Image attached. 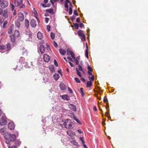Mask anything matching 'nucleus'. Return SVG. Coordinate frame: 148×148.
I'll return each instance as SVG.
<instances>
[{
    "label": "nucleus",
    "instance_id": "nucleus-1",
    "mask_svg": "<svg viewBox=\"0 0 148 148\" xmlns=\"http://www.w3.org/2000/svg\"><path fill=\"white\" fill-rule=\"evenodd\" d=\"M8 3L7 1L4 0H0V6L2 8H5L8 6Z\"/></svg>",
    "mask_w": 148,
    "mask_h": 148
},
{
    "label": "nucleus",
    "instance_id": "nucleus-2",
    "mask_svg": "<svg viewBox=\"0 0 148 148\" xmlns=\"http://www.w3.org/2000/svg\"><path fill=\"white\" fill-rule=\"evenodd\" d=\"M16 137L15 135L14 134H10L9 140L6 141L5 142L7 144H9L10 141L13 142L16 139Z\"/></svg>",
    "mask_w": 148,
    "mask_h": 148
},
{
    "label": "nucleus",
    "instance_id": "nucleus-3",
    "mask_svg": "<svg viewBox=\"0 0 148 148\" xmlns=\"http://www.w3.org/2000/svg\"><path fill=\"white\" fill-rule=\"evenodd\" d=\"M77 34L79 36L81 37V39L82 41L85 40L86 36L84 34V32L82 30H79L77 32Z\"/></svg>",
    "mask_w": 148,
    "mask_h": 148
},
{
    "label": "nucleus",
    "instance_id": "nucleus-4",
    "mask_svg": "<svg viewBox=\"0 0 148 148\" xmlns=\"http://www.w3.org/2000/svg\"><path fill=\"white\" fill-rule=\"evenodd\" d=\"M63 124L65 127L67 129L70 128L72 126L70 120L68 119Z\"/></svg>",
    "mask_w": 148,
    "mask_h": 148
},
{
    "label": "nucleus",
    "instance_id": "nucleus-5",
    "mask_svg": "<svg viewBox=\"0 0 148 148\" xmlns=\"http://www.w3.org/2000/svg\"><path fill=\"white\" fill-rule=\"evenodd\" d=\"M76 69L77 75L79 76L80 77H82V76L81 75V74L79 71H82L83 73H84V72L83 71L82 67L80 65H79L78 66V68H76Z\"/></svg>",
    "mask_w": 148,
    "mask_h": 148
},
{
    "label": "nucleus",
    "instance_id": "nucleus-6",
    "mask_svg": "<svg viewBox=\"0 0 148 148\" xmlns=\"http://www.w3.org/2000/svg\"><path fill=\"white\" fill-rule=\"evenodd\" d=\"M7 123V121L5 116H2L1 118L0 119V124L1 125H5Z\"/></svg>",
    "mask_w": 148,
    "mask_h": 148
},
{
    "label": "nucleus",
    "instance_id": "nucleus-7",
    "mask_svg": "<svg viewBox=\"0 0 148 148\" xmlns=\"http://www.w3.org/2000/svg\"><path fill=\"white\" fill-rule=\"evenodd\" d=\"M5 18H7L8 16L9 12L7 9H5L3 11L1 14Z\"/></svg>",
    "mask_w": 148,
    "mask_h": 148
},
{
    "label": "nucleus",
    "instance_id": "nucleus-8",
    "mask_svg": "<svg viewBox=\"0 0 148 148\" xmlns=\"http://www.w3.org/2000/svg\"><path fill=\"white\" fill-rule=\"evenodd\" d=\"M15 125L14 123L13 122H9L8 125V128L11 130H13L15 128Z\"/></svg>",
    "mask_w": 148,
    "mask_h": 148
},
{
    "label": "nucleus",
    "instance_id": "nucleus-9",
    "mask_svg": "<svg viewBox=\"0 0 148 148\" xmlns=\"http://www.w3.org/2000/svg\"><path fill=\"white\" fill-rule=\"evenodd\" d=\"M24 19V15L21 12H19L18 13V19L17 20L21 22L23 21Z\"/></svg>",
    "mask_w": 148,
    "mask_h": 148
},
{
    "label": "nucleus",
    "instance_id": "nucleus-10",
    "mask_svg": "<svg viewBox=\"0 0 148 148\" xmlns=\"http://www.w3.org/2000/svg\"><path fill=\"white\" fill-rule=\"evenodd\" d=\"M43 60L44 61L48 62L50 60V57L47 54H45L43 56Z\"/></svg>",
    "mask_w": 148,
    "mask_h": 148
},
{
    "label": "nucleus",
    "instance_id": "nucleus-11",
    "mask_svg": "<svg viewBox=\"0 0 148 148\" xmlns=\"http://www.w3.org/2000/svg\"><path fill=\"white\" fill-rule=\"evenodd\" d=\"M23 2L22 0H15L14 4L16 6L18 7Z\"/></svg>",
    "mask_w": 148,
    "mask_h": 148
},
{
    "label": "nucleus",
    "instance_id": "nucleus-12",
    "mask_svg": "<svg viewBox=\"0 0 148 148\" xmlns=\"http://www.w3.org/2000/svg\"><path fill=\"white\" fill-rule=\"evenodd\" d=\"M10 134L8 132H5L4 134V137L7 140H9V137H10Z\"/></svg>",
    "mask_w": 148,
    "mask_h": 148
},
{
    "label": "nucleus",
    "instance_id": "nucleus-13",
    "mask_svg": "<svg viewBox=\"0 0 148 148\" xmlns=\"http://www.w3.org/2000/svg\"><path fill=\"white\" fill-rule=\"evenodd\" d=\"M66 133L67 134L70 136H73L75 135V132H73L72 131L70 130H67Z\"/></svg>",
    "mask_w": 148,
    "mask_h": 148
},
{
    "label": "nucleus",
    "instance_id": "nucleus-14",
    "mask_svg": "<svg viewBox=\"0 0 148 148\" xmlns=\"http://www.w3.org/2000/svg\"><path fill=\"white\" fill-rule=\"evenodd\" d=\"M60 87L61 90L65 91L66 88V86L63 83H61L60 85Z\"/></svg>",
    "mask_w": 148,
    "mask_h": 148
},
{
    "label": "nucleus",
    "instance_id": "nucleus-15",
    "mask_svg": "<svg viewBox=\"0 0 148 148\" xmlns=\"http://www.w3.org/2000/svg\"><path fill=\"white\" fill-rule=\"evenodd\" d=\"M30 25L32 27H35L36 26V21L34 19L31 20L30 21Z\"/></svg>",
    "mask_w": 148,
    "mask_h": 148
},
{
    "label": "nucleus",
    "instance_id": "nucleus-16",
    "mask_svg": "<svg viewBox=\"0 0 148 148\" xmlns=\"http://www.w3.org/2000/svg\"><path fill=\"white\" fill-rule=\"evenodd\" d=\"M69 107L70 109L73 110L75 112L76 111V106L73 104H71L69 105Z\"/></svg>",
    "mask_w": 148,
    "mask_h": 148
},
{
    "label": "nucleus",
    "instance_id": "nucleus-17",
    "mask_svg": "<svg viewBox=\"0 0 148 148\" xmlns=\"http://www.w3.org/2000/svg\"><path fill=\"white\" fill-rule=\"evenodd\" d=\"M39 49L40 51L42 54L45 51V49L43 45H41L40 46Z\"/></svg>",
    "mask_w": 148,
    "mask_h": 148
},
{
    "label": "nucleus",
    "instance_id": "nucleus-18",
    "mask_svg": "<svg viewBox=\"0 0 148 148\" xmlns=\"http://www.w3.org/2000/svg\"><path fill=\"white\" fill-rule=\"evenodd\" d=\"M25 27L26 29H27L29 25V21L27 19H25Z\"/></svg>",
    "mask_w": 148,
    "mask_h": 148
},
{
    "label": "nucleus",
    "instance_id": "nucleus-19",
    "mask_svg": "<svg viewBox=\"0 0 148 148\" xmlns=\"http://www.w3.org/2000/svg\"><path fill=\"white\" fill-rule=\"evenodd\" d=\"M13 28V25H11L10 28L8 30V33L9 34H11L12 33V31L14 30Z\"/></svg>",
    "mask_w": 148,
    "mask_h": 148
},
{
    "label": "nucleus",
    "instance_id": "nucleus-20",
    "mask_svg": "<svg viewBox=\"0 0 148 148\" xmlns=\"http://www.w3.org/2000/svg\"><path fill=\"white\" fill-rule=\"evenodd\" d=\"M62 98L64 100L67 101L69 100L70 99L69 97L67 95H62Z\"/></svg>",
    "mask_w": 148,
    "mask_h": 148
},
{
    "label": "nucleus",
    "instance_id": "nucleus-21",
    "mask_svg": "<svg viewBox=\"0 0 148 148\" xmlns=\"http://www.w3.org/2000/svg\"><path fill=\"white\" fill-rule=\"evenodd\" d=\"M13 34L16 38H17L19 37L20 33L18 30H16L15 31L14 34Z\"/></svg>",
    "mask_w": 148,
    "mask_h": 148
},
{
    "label": "nucleus",
    "instance_id": "nucleus-22",
    "mask_svg": "<svg viewBox=\"0 0 148 148\" xmlns=\"http://www.w3.org/2000/svg\"><path fill=\"white\" fill-rule=\"evenodd\" d=\"M37 36L38 39H41L43 38L42 34L40 32H38L37 34Z\"/></svg>",
    "mask_w": 148,
    "mask_h": 148
},
{
    "label": "nucleus",
    "instance_id": "nucleus-23",
    "mask_svg": "<svg viewBox=\"0 0 148 148\" xmlns=\"http://www.w3.org/2000/svg\"><path fill=\"white\" fill-rule=\"evenodd\" d=\"M60 53L62 55H64L66 53V51L62 49H59Z\"/></svg>",
    "mask_w": 148,
    "mask_h": 148
},
{
    "label": "nucleus",
    "instance_id": "nucleus-24",
    "mask_svg": "<svg viewBox=\"0 0 148 148\" xmlns=\"http://www.w3.org/2000/svg\"><path fill=\"white\" fill-rule=\"evenodd\" d=\"M10 38L11 41L14 42L15 40V38H16L14 36V34L11 35L10 36Z\"/></svg>",
    "mask_w": 148,
    "mask_h": 148
},
{
    "label": "nucleus",
    "instance_id": "nucleus-25",
    "mask_svg": "<svg viewBox=\"0 0 148 148\" xmlns=\"http://www.w3.org/2000/svg\"><path fill=\"white\" fill-rule=\"evenodd\" d=\"M53 77L56 80H57L59 78V76L58 74L55 73L53 75Z\"/></svg>",
    "mask_w": 148,
    "mask_h": 148
},
{
    "label": "nucleus",
    "instance_id": "nucleus-26",
    "mask_svg": "<svg viewBox=\"0 0 148 148\" xmlns=\"http://www.w3.org/2000/svg\"><path fill=\"white\" fill-rule=\"evenodd\" d=\"M20 21H19L17 20L16 22L15 26H16L18 28H19L21 26V24L20 23Z\"/></svg>",
    "mask_w": 148,
    "mask_h": 148
},
{
    "label": "nucleus",
    "instance_id": "nucleus-27",
    "mask_svg": "<svg viewBox=\"0 0 148 148\" xmlns=\"http://www.w3.org/2000/svg\"><path fill=\"white\" fill-rule=\"evenodd\" d=\"M46 11L47 12H49L51 14H53V9L52 8L49 9H47L46 10Z\"/></svg>",
    "mask_w": 148,
    "mask_h": 148
},
{
    "label": "nucleus",
    "instance_id": "nucleus-28",
    "mask_svg": "<svg viewBox=\"0 0 148 148\" xmlns=\"http://www.w3.org/2000/svg\"><path fill=\"white\" fill-rule=\"evenodd\" d=\"M21 142L19 140H16L15 142V145L16 146H19L21 144Z\"/></svg>",
    "mask_w": 148,
    "mask_h": 148
},
{
    "label": "nucleus",
    "instance_id": "nucleus-29",
    "mask_svg": "<svg viewBox=\"0 0 148 148\" xmlns=\"http://www.w3.org/2000/svg\"><path fill=\"white\" fill-rule=\"evenodd\" d=\"M6 48L8 51H10L11 50V45L9 43H8L6 45Z\"/></svg>",
    "mask_w": 148,
    "mask_h": 148
},
{
    "label": "nucleus",
    "instance_id": "nucleus-30",
    "mask_svg": "<svg viewBox=\"0 0 148 148\" xmlns=\"http://www.w3.org/2000/svg\"><path fill=\"white\" fill-rule=\"evenodd\" d=\"M92 85V82L91 81H88L87 83V87H89Z\"/></svg>",
    "mask_w": 148,
    "mask_h": 148
},
{
    "label": "nucleus",
    "instance_id": "nucleus-31",
    "mask_svg": "<svg viewBox=\"0 0 148 148\" xmlns=\"http://www.w3.org/2000/svg\"><path fill=\"white\" fill-rule=\"evenodd\" d=\"M50 36L52 39H54L55 38V34L51 32V33Z\"/></svg>",
    "mask_w": 148,
    "mask_h": 148
},
{
    "label": "nucleus",
    "instance_id": "nucleus-32",
    "mask_svg": "<svg viewBox=\"0 0 148 148\" xmlns=\"http://www.w3.org/2000/svg\"><path fill=\"white\" fill-rule=\"evenodd\" d=\"M74 26L76 29H78L79 28V25L77 23H74Z\"/></svg>",
    "mask_w": 148,
    "mask_h": 148
},
{
    "label": "nucleus",
    "instance_id": "nucleus-33",
    "mask_svg": "<svg viewBox=\"0 0 148 148\" xmlns=\"http://www.w3.org/2000/svg\"><path fill=\"white\" fill-rule=\"evenodd\" d=\"M80 93H81L82 95V96H83L84 95V92L83 91V88H80Z\"/></svg>",
    "mask_w": 148,
    "mask_h": 148
},
{
    "label": "nucleus",
    "instance_id": "nucleus-34",
    "mask_svg": "<svg viewBox=\"0 0 148 148\" xmlns=\"http://www.w3.org/2000/svg\"><path fill=\"white\" fill-rule=\"evenodd\" d=\"M85 56L88 58V50H86L85 53Z\"/></svg>",
    "mask_w": 148,
    "mask_h": 148
},
{
    "label": "nucleus",
    "instance_id": "nucleus-35",
    "mask_svg": "<svg viewBox=\"0 0 148 148\" xmlns=\"http://www.w3.org/2000/svg\"><path fill=\"white\" fill-rule=\"evenodd\" d=\"M6 48L5 47L4 45H1L0 46V49L1 50H3Z\"/></svg>",
    "mask_w": 148,
    "mask_h": 148
},
{
    "label": "nucleus",
    "instance_id": "nucleus-36",
    "mask_svg": "<svg viewBox=\"0 0 148 148\" xmlns=\"http://www.w3.org/2000/svg\"><path fill=\"white\" fill-rule=\"evenodd\" d=\"M73 118H74V119L75 120L77 121V122L78 123H79V124L81 123L80 121L78 119H77L76 117H73Z\"/></svg>",
    "mask_w": 148,
    "mask_h": 148
},
{
    "label": "nucleus",
    "instance_id": "nucleus-37",
    "mask_svg": "<svg viewBox=\"0 0 148 148\" xmlns=\"http://www.w3.org/2000/svg\"><path fill=\"white\" fill-rule=\"evenodd\" d=\"M88 71L92 72V68L90 66H88Z\"/></svg>",
    "mask_w": 148,
    "mask_h": 148
},
{
    "label": "nucleus",
    "instance_id": "nucleus-38",
    "mask_svg": "<svg viewBox=\"0 0 148 148\" xmlns=\"http://www.w3.org/2000/svg\"><path fill=\"white\" fill-rule=\"evenodd\" d=\"M71 56L73 59H75V56L74 53L72 52L70 54Z\"/></svg>",
    "mask_w": 148,
    "mask_h": 148
},
{
    "label": "nucleus",
    "instance_id": "nucleus-39",
    "mask_svg": "<svg viewBox=\"0 0 148 148\" xmlns=\"http://www.w3.org/2000/svg\"><path fill=\"white\" fill-rule=\"evenodd\" d=\"M75 81L77 83H79L81 82L80 80H79V79L78 78L75 77Z\"/></svg>",
    "mask_w": 148,
    "mask_h": 148
},
{
    "label": "nucleus",
    "instance_id": "nucleus-40",
    "mask_svg": "<svg viewBox=\"0 0 148 148\" xmlns=\"http://www.w3.org/2000/svg\"><path fill=\"white\" fill-rule=\"evenodd\" d=\"M8 23V21H5L3 23V28H5L6 27L5 26Z\"/></svg>",
    "mask_w": 148,
    "mask_h": 148
},
{
    "label": "nucleus",
    "instance_id": "nucleus-41",
    "mask_svg": "<svg viewBox=\"0 0 148 148\" xmlns=\"http://www.w3.org/2000/svg\"><path fill=\"white\" fill-rule=\"evenodd\" d=\"M69 14L70 15H71L72 13V9L71 8H69Z\"/></svg>",
    "mask_w": 148,
    "mask_h": 148
},
{
    "label": "nucleus",
    "instance_id": "nucleus-42",
    "mask_svg": "<svg viewBox=\"0 0 148 148\" xmlns=\"http://www.w3.org/2000/svg\"><path fill=\"white\" fill-rule=\"evenodd\" d=\"M11 9L13 11L14 10L15 7H14V5H13V4H11Z\"/></svg>",
    "mask_w": 148,
    "mask_h": 148
},
{
    "label": "nucleus",
    "instance_id": "nucleus-43",
    "mask_svg": "<svg viewBox=\"0 0 148 148\" xmlns=\"http://www.w3.org/2000/svg\"><path fill=\"white\" fill-rule=\"evenodd\" d=\"M103 101L105 102H106L107 101H108V103H107V105L108 104V99L107 98H106V97H105L103 99Z\"/></svg>",
    "mask_w": 148,
    "mask_h": 148
},
{
    "label": "nucleus",
    "instance_id": "nucleus-44",
    "mask_svg": "<svg viewBox=\"0 0 148 148\" xmlns=\"http://www.w3.org/2000/svg\"><path fill=\"white\" fill-rule=\"evenodd\" d=\"M75 60H74L75 63L77 65H78L79 64V62L77 58L74 59Z\"/></svg>",
    "mask_w": 148,
    "mask_h": 148
},
{
    "label": "nucleus",
    "instance_id": "nucleus-45",
    "mask_svg": "<svg viewBox=\"0 0 148 148\" xmlns=\"http://www.w3.org/2000/svg\"><path fill=\"white\" fill-rule=\"evenodd\" d=\"M73 13L74 14L76 15L77 16H78V14L77 12V10H74Z\"/></svg>",
    "mask_w": 148,
    "mask_h": 148
},
{
    "label": "nucleus",
    "instance_id": "nucleus-46",
    "mask_svg": "<svg viewBox=\"0 0 148 148\" xmlns=\"http://www.w3.org/2000/svg\"><path fill=\"white\" fill-rule=\"evenodd\" d=\"M54 64L55 66L56 67L58 66V64L57 63V61H56V60H54Z\"/></svg>",
    "mask_w": 148,
    "mask_h": 148
},
{
    "label": "nucleus",
    "instance_id": "nucleus-47",
    "mask_svg": "<svg viewBox=\"0 0 148 148\" xmlns=\"http://www.w3.org/2000/svg\"><path fill=\"white\" fill-rule=\"evenodd\" d=\"M83 137H80V140H81L82 143H84L85 142L83 140Z\"/></svg>",
    "mask_w": 148,
    "mask_h": 148
},
{
    "label": "nucleus",
    "instance_id": "nucleus-48",
    "mask_svg": "<svg viewBox=\"0 0 148 148\" xmlns=\"http://www.w3.org/2000/svg\"><path fill=\"white\" fill-rule=\"evenodd\" d=\"M50 26L49 25H47V29L48 32L50 31Z\"/></svg>",
    "mask_w": 148,
    "mask_h": 148
},
{
    "label": "nucleus",
    "instance_id": "nucleus-49",
    "mask_svg": "<svg viewBox=\"0 0 148 148\" xmlns=\"http://www.w3.org/2000/svg\"><path fill=\"white\" fill-rule=\"evenodd\" d=\"M72 51H71L67 50V54L68 55H70L71 53H72Z\"/></svg>",
    "mask_w": 148,
    "mask_h": 148
},
{
    "label": "nucleus",
    "instance_id": "nucleus-50",
    "mask_svg": "<svg viewBox=\"0 0 148 148\" xmlns=\"http://www.w3.org/2000/svg\"><path fill=\"white\" fill-rule=\"evenodd\" d=\"M49 19L48 18H45V21L46 23H47L49 21Z\"/></svg>",
    "mask_w": 148,
    "mask_h": 148
},
{
    "label": "nucleus",
    "instance_id": "nucleus-51",
    "mask_svg": "<svg viewBox=\"0 0 148 148\" xmlns=\"http://www.w3.org/2000/svg\"><path fill=\"white\" fill-rule=\"evenodd\" d=\"M64 7L66 8H68V5L67 3H64Z\"/></svg>",
    "mask_w": 148,
    "mask_h": 148
},
{
    "label": "nucleus",
    "instance_id": "nucleus-52",
    "mask_svg": "<svg viewBox=\"0 0 148 148\" xmlns=\"http://www.w3.org/2000/svg\"><path fill=\"white\" fill-rule=\"evenodd\" d=\"M53 45L56 47H57L58 46L57 44L55 41L54 42Z\"/></svg>",
    "mask_w": 148,
    "mask_h": 148
},
{
    "label": "nucleus",
    "instance_id": "nucleus-53",
    "mask_svg": "<svg viewBox=\"0 0 148 148\" xmlns=\"http://www.w3.org/2000/svg\"><path fill=\"white\" fill-rule=\"evenodd\" d=\"M94 79V75H92V77H91L90 78V81H93Z\"/></svg>",
    "mask_w": 148,
    "mask_h": 148
},
{
    "label": "nucleus",
    "instance_id": "nucleus-54",
    "mask_svg": "<svg viewBox=\"0 0 148 148\" xmlns=\"http://www.w3.org/2000/svg\"><path fill=\"white\" fill-rule=\"evenodd\" d=\"M75 16H72V17H71L70 18V19L71 20H75Z\"/></svg>",
    "mask_w": 148,
    "mask_h": 148
},
{
    "label": "nucleus",
    "instance_id": "nucleus-55",
    "mask_svg": "<svg viewBox=\"0 0 148 148\" xmlns=\"http://www.w3.org/2000/svg\"><path fill=\"white\" fill-rule=\"evenodd\" d=\"M68 89L69 91L70 92V93H72L73 92V91L71 88H70L69 87H68Z\"/></svg>",
    "mask_w": 148,
    "mask_h": 148
},
{
    "label": "nucleus",
    "instance_id": "nucleus-56",
    "mask_svg": "<svg viewBox=\"0 0 148 148\" xmlns=\"http://www.w3.org/2000/svg\"><path fill=\"white\" fill-rule=\"evenodd\" d=\"M40 5L44 7H47V6H46V4L44 3H41Z\"/></svg>",
    "mask_w": 148,
    "mask_h": 148
},
{
    "label": "nucleus",
    "instance_id": "nucleus-57",
    "mask_svg": "<svg viewBox=\"0 0 148 148\" xmlns=\"http://www.w3.org/2000/svg\"><path fill=\"white\" fill-rule=\"evenodd\" d=\"M80 18L79 17L77 18L76 21L77 22H80Z\"/></svg>",
    "mask_w": 148,
    "mask_h": 148
},
{
    "label": "nucleus",
    "instance_id": "nucleus-58",
    "mask_svg": "<svg viewBox=\"0 0 148 148\" xmlns=\"http://www.w3.org/2000/svg\"><path fill=\"white\" fill-rule=\"evenodd\" d=\"M69 63L71 67H73L74 66V65L73 63L69 62Z\"/></svg>",
    "mask_w": 148,
    "mask_h": 148
},
{
    "label": "nucleus",
    "instance_id": "nucleus-59",
    "mask_svg": "<svg viewBox=\"0 0 148 148\" xmlns=\"http://www.w3.org/2000/svg\"><path fill=\"white\" fill-rule=\"evenodd\" d=\"M8 147L9 148H16V146L14 145H13L11 147H10V146H9Z\"/></svg>",
    "mask_w": 148,
    "mask_h": 148
},
{
    "label": "nucleus",
    "instance_id": "nucleus-60",
    "mask_svg": "<svg viewBox=\"0 0 148 148\" xmlns=\"http://www.w3.org/2000/svg\"><path fill=\"white\" fill-rule=\"evenodd\" d=\"M84 26V24L82 23H80L79 25V27L81 28H82Z\"/></svg>",
    "mask_w": 148,
    "mask_h": 148
},
{
    "label": "nucleus",
    "instance_id": "nucleus-61",
    "mask_svg": "<svg viewBox=\"0 0 148 148\" xmlns=\"http://www.w3.org/2000/svg\"><path fill=\"white\" fill-rule=\"evenodd\" d=\"M3 21L1 18H0V25H1Z\"/></svg>",
    "mask_w": 148,
    "mask_h": 148
},
{
    "label": "nucleus",
    "instance_id": "nucleus-62",
    "mask_svg": "<svg viewBox=\"0 0 148 148\" xmlns=\"http://www.w3.org/2000/svg\"><path fill=\"white\" fill-rule=\"evenodd\" d=\"M67 59H69V60H70L71 61V62L73 61L71 57L68 56V57H67Z\"/></svg>",
    "mask_w": 148,
    "mask_h": 148
},
{
    "label": "nucleus",
    "instance_id": "nucleus-63",
    "mask_svg": "<svg viewBox=\"0 0 148 148\" xmlns=\"http://www.w3.org/2000/svg\"><path fill=\"white\" fill-rule=\"evenodd\" d=\"M81 80L83 82H85V79L83 78H82L81 79Z\"/></svg>",
    "mask_w": 148,
    "mask_h": 148
},
{
    "label": "nucleus",
    "instance_id": "nucleus-64",
    "mask_svg": "<svg viewBox=\"0 0 148 148\" xmlns=\"http://www.w3.org/2000/svg\"><path fill=\"white\" fill-rule=\"evenodd\" d=\"M25 5L23 4L20 7V8H25Z\"/></svg>",
    "mask_w": 148,
    "mask_h": 148
}]
</instances>
